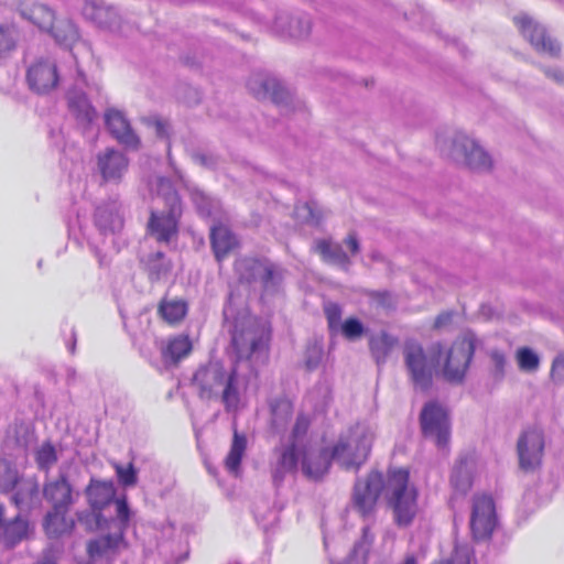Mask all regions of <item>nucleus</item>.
I'll use <instances>...</instances> for the list:
<instances>
[{
    "mask_svg": "<svg viewBox=\"0 0 564 564\" xmlns=\"http://www.w3.org/2000/svg\"><path fill=\"white\" fill-rule=\"evenodd\" d=\"M224 317L231 335L227 349L232 364L231 371L227 375L220 365L210 364L198 369L194 380L199 387L202 399L210 400L220 395L226 410L236 412L239 405V380L243 377L242 370L247 365V337L246 316L238 312L234 292L229 294L228 303L224 308Z\"/></svg>",
    "mask_w": 564,
    "mask_h": 564,
    "instance_id": "f257e3e1",
    "label": "nucleus"
},
{
    "mask_svg": "<svg viewBox=\"0 0 564 564\" xmlns=\"http://www.w3.org/2000/svg\"><path fill=\"white\" fill-rule=\"evenodd\" d=\"M406 469H393L388 474L387 482L379 471H371L365 479H357L354 486L350 508L365 520L372 517L378 498L384 489L389 507L392 509L398 527L406 528L416 517L417 490L409 484Z\"/></svg>",
    "mask_w": 564,
    "mask_h": 564,
    "instance_id": "f03ea898",
    "label": "nucleus"
},
{
    "mask_svg": "<svg viewBox=\"0 0 564 564\" xmlns=\"http://www.w3.org/2000/svg\"><path fill=\"white\" fill-rule=\"evenodd\" d=\"M300 459L303 474L314 480L323 478L334 460L328 447L313 449L311 447L297 448L295 445L285 446L272 471V479L276 487L288 475L296 473Z\"/></svg>",
    "mask_w": 564,
    "mask_h": 564,
    "instance_id": "7ed1b4c3",
    "label": "nucleus"
},
{
    "mask_svg": "<svg viewBox=\"0 0 564 564\" xmlns=\"http://www.w3.org/2000/svg\"><path fill=\"white\" fill-rule=\"evenodd\" d=\"M150 189L164 200V209H153L148 221V234L159 242L170 243L177 237L182 215L181 200L170 180L156 176Z\"/></svg>",
    "mask_w": 564,
    "mask_h": 564,
    "instance_id": "20e7f679",
    "label": "nucleus"
},
{
    "mask_svg": "<svg viewBox=\"0 0 564 564\" xmlns=\"http://www.w3.org/2000/svg\"><path fill=\"white\" fill-rule=\"evenodd\" d=\"M372 440L367 427L356 425L341 435L329 452L334 462L344 469H358L369 456Z\"/></svg>",
    "mask_w": 564,
    "mask_h": 564,
    "instance_id": "39448f33",
    "label": "nucleus"
},
{
    "mask_svg": "<svg viewBox=\"0 0 564 564\" xmlns=\"http://www.w3.org/2000/svg\"><path fill=\"white\" fill-rule=\"evenodd\" d=\"M404 362L409 376L416 389L426 391L432 387L435 364H441L443 347L440 343L431 347V359L423 347L416 341L409 340L403 349Z\"/></svg>",
    "mask_w": 564,
    "mask_h": 564,
    "instance_id": "423d86ee",
    "label": "nucleus"
},
{
    "mask_svg": "<svg viewBox=\"0 0 564 564\" xmlns=\"http://www.w3.org/2000/svg\"><path fill=\"white\" fill-rule=\"evenodd\" d=\"M249 90L259 100H271L284 115L301 108V101L276 77L267 72L252 70Z\"/></svg>",
    "mask_w": 564,
    "mask_h": 564,
    "instance_id": "0eeeda50",
    "label": "nucleus"
},
{
    "mask_svg": "<svg viewBox=\"0 0 564 564\" xmlns=\"http://www.w3.org/2000/svg\"><path fill=\"white\" fill-rule=\"evenodd\" d=\"M476 349V338L467 334L453 343L443 358L442 376L449 383H462Z\"/></svg>",
    "mask_w": 564,
    "mask_h": 564,
    "instance_id": "6e6552de",
    "label": "nucleus"
},
{
    "mask_svg": "<svg viewBox=\"0 0 564 564\" xmlns=\"http://www.w3.org/2000/svg\"><path fill=\"white\" fill-rule=\"evenodd\" d=\"M285 275L286 270L268 258L249 259V279L260 284L263 303L283 292Z\"/></svg>",
    "mask_w": 564,
    "mask_h": 564,
    "instance_id": "1a4fd4ad",
    "label": "nucleus"
},
{
    "mask_svg": "<svg viewBox=\"0 0 564 564\" xmlns=\"http://www.w3.org/2000/svg\"><path fill=\"white\" fill-rule=\"evenodd\" d=\"M422 434L440 448H446L451 438L449 416L444 406L435 401L427 402L420 414Z\"/></svg>",
    "mask_w": 564,
    "mask_h": 564,
    "instance_id": "9d476101",
    "label": "nucleus"
},
{
    "mask_svg": "<svg viewBox=\"0 0 564 564\" xmlns=\"http://www.w3.org/2000/svg\"><path fill=\"white\" fill-rule=\"evenodd\" d=\"M545 435L540 427L524 430L517 441L519 468L524 473H535L542 467Z\"/></svg>",
    "mask_w": 564,
    "mask_h": 564,
    "instance_id": "9b49d317",
    "label": "nucleus"
},
{
    "mask_svg": "<svg viewBox=\"0 0 564 564\" xmlns=\"http://www.w3.org/2000/svg\"><path fill=\"white\" fill-rule=\"evenodd\" d=\"M115 503L117 514L115 525L117 531L89 542L87 550L90 563L88 564H94L99 557H106L108 561V553L118 550L124 544L123 531L130 520V509L124 498L117 499Z\"/></svg>",
    "mask_w": 564,
    "mask_h": 564,
    "instance_id": "f8f14e48",
    "label": "nucleus"
},
{
    "mask_svg": "<svg viewBox=\"0 0 564 564\" xmlns=\"http://www.w3.org/2000/svg\"><path fill=\"white\" fill-rule=\"evenodd\" d=\"M448 155L458 163H464L470 170L487 172L492 166L491 156L475 140L457 133L452 140Z\"/></svg>",
    "mask_w": 564,
    "mask_h": 564,
    "instance_id": "ddd939ff",
    "label": "nucleus"
},
{
    "mask_svg": "<svg viewBox=\"0 0 564 564\" xmlns=\"http://www.w3.org/2000/svg\"><path fill=\"white\" fill-rule=\"evenodd\" d=\"M497 524L496 508L488 495H476L473 499L470 529L475 539L489 538Z\"/></svg>",
    "mask_w": 564,
    "mask_h": 564,
    "instance_id": "4468645a",
    "label": "nucleus"
},
{
    "mask_svg": "<svg viewBox=\"0 0 564 564\" xmlns=\"http://www.w3.org/2000/svg\"><path fill=\"white\" fill-rule=\"evenodd\" d=\"M514 23L518 25L522 35L539 52L549 54L551 57H557L561 52V45L552 39L545 28L535 22L527 14L514 17Z\"/></svg>",
    "mask_w": 564,
    "mask_h": 564,
    "instance_id": "2eb2a0df",
    "label": "nucleus"
},
{
    "mask_svg": "<svg viewBox=\"0 0 564 564\" xmlns=\"http://www.w3.org/2000/svg\"><path fill=\"white\" fill-rule=\"evenodd\" d=\"M477 473V460L473 454H463L455 462L449 482L454 490V496L449 503L454 506L456 496H466L471 489Z\"/></svg>",
    "mask_w": 564,
    "mask_h": 564,
    "instance_id": "dca6fc26",
    "label": "nucleus"
},
{
    "mask_svg": "<svg viewBox=\"0 0 564 564\" xmlns=\"http://www.w3.org/2000/svg\"><path fill=\"white\" fill-rule=\"evenodd\" d=\"M249 362L254 359L259 365H265L269 360V341L271 339V326L268 319L254 318L249 323Z\"/></svg>",
    "mask_w": 564,
    "mask_h": 564,
    "instance_id": "f3484780",
    "label": "nucleus"
},
{
    "mask_svg": "<svg viewBox=\"0 0 564 564\" xmlns=\"http://www.w3.org/2000/svg\"><path fill=\"white\" fill-rule=\"evenodd\" d=\"M97 170L106 183H119L128 171L129 160L119 150L108 148L97 154Z\"/></svg>",
    "mask_w": 564,
    "mask_h": 564,
    "instance_id": "a211bd4d",
    "label": "nucleus"
},
{
    "mask_svg": "<svg viewBox=\"0 0 564 564\" xmlns=\"http://www.w3.org/2000/svg\"><path fill=\"white\" fill-rule=\"evenodd\" d=\"M29 86L37 94H45L56 87L58 74L56 64L50 58H40L33 63L26 74Z\"/></svg>",
    "mask_w": 564,
    "mask_h": 564,
    "instance_id": "6ab92c4d",
    "label": "nucleus"
},
{
    "mask_svg": "<svg viewBox=\"0 0 564 564\" xmlns=\"http://www.w3.org/2000/svg\"><path fill=\"white\" fill-rule=\"evenodd\" d=\"M273 30L281 36L302 41L307 39L310 35L312 21L305 13L292 15L282 12L275 15Z\"/></svg>",
    "mask_w": 564,
    "mask_h": 564,
    "instance_id": "aec40b11",
    "label": "nucleus"
},
{
    "mask_svg": "<svg viewBox=\"0 0 564 564\" xmlns=\"http://www.w3.org/2000/svg\"><path fill=\"white\" fill-rule=\"evenodd\" d=\"M85 18L110 31H120V15L117 9L102 0H88L83 7Z\"/></svg>",
    "mask_w": 564,
    "mask_h": 564,
    "instance_id": "412c9836",
    "label": "nucleus"
},
{
    "mask_svg": "<svg viewBox=\"0 0 564 564\" xmlns=\"http://www.w3.org/2000/svg\"><path fill=\"white\" fill-rule=\"evenodd\" d=\"M105 122L109 132L119 143L129 149H138L140 140L120 110L108 109L105 112Z\"/></svg>",
    "mask_w": 564,
    "mask_h": 564,
    "instance_id": "4be33fe9",
    "label": "nucleus"
},
{
    "mask_svg": "<svg viewBox=\"0 0 564 564\" xmlns=\"http://www.w3.org/2000/svg\"><path fill=\"white\" fill-rule=\"evenodd\" d=\"M209 230L215 258L218 262H221L239 247V240L229 226L223 221L214 223Z\"/></svg>",
    "mask_w": 564,
    "mask_h": 564,
    "instance_id": "5701e85b",
    "label": "nucleus"
},
{
    "mask_svg": "<svg viewBox=\"0 0 564 564\" xmlns=\"http://www.w3.org/2000/svg\"><path fill=\"white\" fill-rule=\"evenodd\" d=\"M95 224L101 232H116L123 225L121 205L118 200L111 199L100 204L96 208Z\"/></svg>",
    "mask_w": 564,
    "mask_h": 564,
    "instance_id": "b1692460",
    "label": "nucleus"
},
{
    "mask_svg": "<svg viewBox=\"0 0 564 564\" xmlns=\"http://www.w3.org/2000/svg\"><path fill=\"white\" fill-rule=\"evenodd\" d=\"M234 437L230 449L224 460L225 469L234 477L242 475L241 460L247 448V437L243 433L238 432L237 423L232 422Z\"/></svg>",
    "mask_w": 564,
    "mask_h": 564,
    "instance_id": "393cba45",
    "label": "nucleus"
},
{
    "mask_svg": "<svg viewBox=\"0 0 564 564\" xmlns=\"http://www.w3.org/2000/svg\"><path fill=\"white\" fill-rule=\"evenodd\" d=\"M67 100L69 111L75 116L78 123L84 127L93 123L97 112L83 91L77 88L70 90L67 95Z\"/></svg>",
    "mask_w": 564,
    "mask_h": 564,
    "instance_id": "a878e982",
    "label": "nucleus"
},
{
    "mask_svg": "<svg viewBox=\"0 0 564 564\" xmlns=\"http://www.w3.org/2000/svg\"><path fill=\"white\" fill-rule=\"evenodd\" d=\"M12 496V502L21 510H28L40 501L39 485L32 478H20Z\"/></svg>",
    "mask_w": 564,
    "mask_h": 564,
    "instance_id": "bb28decb",
    "label": "nucleus"
},
{
    "mask_svg": "<svg viewBox=\"0 0 564 564\" xmlns=\"http://www.w3.org/2000/svg\"><path fill=\"white\" fill-rule=\"evenodd\" d=\"M43 494L52 502L53 508H67L72 505V488L62 475L58 479L45 485Z\"/></svg>",
    "mask_w": 564,
    "mask_h": 564,
    "instance_id": "cd10ccee",
    "label": "nucleus"
},
{
    "mask_svg": "<svg viewBox=\"0 0 564 564\" xmlns=\"http://www.w3.org/2000/svg\"><path fill=\"white\" fill-rule=\"evenodd\" d=\"M398 344V339L386 332L372 335L369 339V349L376 364L380 367L386 364L389 355Z\"/></svg>",
    "mask_w": 564,
    "mask_h": 564,
    "instance_id": "c85d7f7f",
    "label": "nucleus"
},
{
    "mask_svg": "<svg viewBox=\"0 0 564 564\" xmlns=\"http://www.w3.org/2000/svg\"><path fill=\"white\" fill-rule=\"evenodd\" d=\"M67 508H53L44 520V529L48 536L56 538L69 532L74 525L73 520L66 517Z\"/></svg>",
    "mask_w": 564,
    "mask_h": 564,
    "instance_id": "c756f323",
    "label": "nucleus"
},
{
    "mask_svg": "<svg viewBox=\"0 0 564 564\" xmlns=\"http://www.w3.org/2000/svg\"><path fill=\"white\" fill-rule=\"evenodd\" d=\"M315 250L322 256L323 260L328 263L348 269L350 260L339 243L329 240H318L315 243Z\"/></svg>",
    "mask_w": 564,
    "mask_h": 564,
    "instance_id": "7c9ffc66",
    "label": "nucleus"
},
{
    "mask_svg": "<svg viewBox=\"0 0 564 564\" xmlns=\"http://www.w3.org/2000/svg\"><path fill=\"white\" fill-rule=\"evenodd\" d=\"M86 494L91 508L100 510L112 500L115 488L112 482L91 480Z\"/></svg>",
    "mask_w": 564,
    "mask_h": 564,
    "instance_id": "2f4dec72",
    "label": "nucleus"
},
{
    "mask_svg": "<svg viewBox=\"0 0 564 564\" xmlns=\"http://www.w3.org/2000/svg\"><path fill=\"white\" fill-rule=\"evenodd\" d=\"M29 532L30 524L28 520L19 514L13 521L8 522L3 527L1 539L7 546L12 547L28 538Z\"/></svg>",
    "mask_w": 564,
    "mask_h": 564,
    "instance_id": "473e14b6",
    "label": "nucleus"
},
{
    "mask_svg": "<svg viewBox=\"0 0 564 564\" xmlns=\"http://www.w3.org/2000/svg\"><path fill=\"white\" fill-rule=\"evenodd\" d=\"M21 15L42 31L51 30L55 19L54 12L44 4H34L23 8Z\"/></svg>",
    "mask_w": 564,
    "mask_h": 564,
    "instance_id": "72a5a7b5",
    "label": "nucleus"
},
{
    "mask_svg": "<svg viewBox=\"0 0 564 564\" xmlns=\"http://www.w3.org/2000/svg\"><path fill=\"white\" fill-rule=\"evenodd\" d=\"M192 350V344L187 336H177L170 339L166 346L162 347V355L165 360L177 362L187 356Z\"/></svg>",
    "mask_w": 564,
    "mask_h": 564,
    "instance_id": "f704fd0d",
    "label": "nucleus"
},
{
    "mask_svg": "<svg viewBox=\"0 0 564 564\" xmlns=\"http://www.w3.org/2000/svg\"><path fill=\"white\" fill-rule=\"evenodd\" d=\"M47 32H50L61 45L70 46L78 40L77 28L70 20L57 21Z\"/></svg>",
    "mask_w": 564,
    "mask_h": 564,
    "instance_id": "c9c22d12",
    "label": "nucleus"
},
{
    "mask_svg": "<svg viewBox=\"0 0 564 564\" xmlns=\"http://www.w3.org/2000/svg\"><path fill=\"white\" fill-rule=\"evenodd\" d=\"M159 311L166 322L175 324L185 317L187 313V303L183 300L165 299L161 302Z\"/></svg>",
    "mask_w": 564,
    "mask_h": 564,
    "instance_id": "e433bc0d",
    "label": "nucleus"
},
{
    "mask_svg": "<svg viewBox=\"0 0 564 564\" xmlns=\"http://www.w3.org/2000/svg\"><path fill=\"white\" fill-rule=\"evenodd\" d=\"M20 41V32L14 23L0 22V56L13 52Z\"/></svg>",
    "mask_w": 564,
    "mask_h": 564,
    "instance_id": "4c0bfd02",
    "label": "nucleus"
},
{
    "mask_svg": "<svg viewBox=\"0 0 564 564\" xmlns=\"http://www.w3.org/2000/svg\"><path fill=\"white\" fill-rule=\"evenodd\" d=\"M147 268L150 279L152 281H160L169 275L172 264L163 252L158 251L148 257Z\"/></svg>",
    "mask_w": 564,
    "mask_h": 564,
    "instance_id": "58836bf2",
    "label": "nucleus"
},
{
    "mask_svg": "<svg viewBox=\"0 0 564 564\" xmlns=\"http://www.w3.org/2000/svg\"><path fill=\"white\" fill-rule=\"evenodd\" d=\"M270 406L272 426L276 431L284 429L292 415L290 402L284 399H278L271 402Z\"/></svg>",
    "mask_w": 564,
    "mask_h": 564,
    "instance_id": "ea45409f",
    "label": "nucleus"
},
{
    "mask_svg": "<svg viewBox=\"0 0 564 564\" xmlns=\"http://www.w3.org/2000/svg\"><path fill=\"white\" fill-rule=\"evenodd\" d=\"M20 478L17 467L11 462L0 458V492L13 490Z\"/></svg>",
    "mask_w": 564,
    "mask_h": 564,
    "instance_id": "a19ab883",
    "label": "nucleus"
},
{
    "mask_svg": "<svg viewBox=\"0 0 564 564\" xmlns=\"http://www.w3.org/2000/svg\"><path fill=\"white\" fill-rule=\"evenodd\" d=\"M516 357L520 370L524 372H535L540 367V357L530 347H520Z\"/></svg>",
    "mask_w": 564,
    "mask_h": 564,
    "instance_id": "79ce46f5",
    "label": "nucleus"
},
{
    "mask_svg": "<svg viewBox=\"0 0 564 564\" xmlns=\"http://www.w3.org/2000/svg\"><path fill=\"white\" fill-rule=\"evenodd\" d=\"M35 458L41 469L48 470L57 462L55 447L51 443L42 444L36 451Z\"/></svg>",
    "mask_w": 564,
    "mask_h": 564,
    "instance_id": "37998d69",
    "label": "nucleus"
},
{
    "mask_svg": "<svg viewBox=\"0 0 564 564\" xmlns=\"http://www.w3.org/2000/svg\"><path fill=\"white\" fill-rule=\"evenodd\" d=\"M191 198L193 203L195 204L198 213L202 216L209 217L213 215V210L217 206V202L210 198L209 196L205 195L199 189H193L191 192Z\"/></svg>",
    "mask_w": 564,
    "mask_h": 564,
    "instance_id": "c03bdc74",
    "label": "nucleus"
},
{
    "mask_svg": "<svg viewBox=\"0 0 564 564\" xmlns=\"http://www.w3.org/2000/svg\"><path fill=\"white\" fill-rule=\"evenodd\" d=\"M324 313L327 319L330 334L335 335L339 333V326L341 324L343 315L341 306L337 303L328 302L324 305Z\"/></svg>",
    "mask_w": 564,
    "mask_h": 564,
    "instance_id": "a18cd8bd",
    "label": "nucleus"
},
{
    "mask_svg": "<svg viewBox=\"0 0 564 564\" xmlns=\"http://www.w3.org/2000/svg\"><path fill=\"white\" fill-rule=\"evenodd\" d=\"M113 467L116 470V475L118 477V481L123 487H133L138 482V473L132 463L123 466L118 463H113Z\"/></svg>",
    "mask_w": 564,
    "mask_h": 564,
    "instance_id": "49530a36",
    "label": "nucleus"
},
{
    "mask_svg": "<svg viewBox=\"0 0 564 564\" xmlns=\"http://www.w3.org/2000/svg\"><path fill=\"white\" fill-rule=\"evenodd\" d=\"M366 328L364 324L356 317H349L339 326V332L348 340H356L360 338Z\"/></svg>",
    "mask_w": 564,
    "mask_h": 564,
    "instance_id": "de8ad7c7",
    "label": "nucleus"
},
{
    "mask_svg": "<svg viewBox=\"0 0 564 564\" xmlns=\"http://www.w3.org/2000/svg\"><path fill=\"white\" fill-rule=\"evenodd\" d=\"M369 525H365L362 528V538L355 544L346 564H351V562L355 561L358 556H361L362 561L366 558L369 546L373 539L372 535L369 534Z\"/></svg>",
    "mask_w": 564,
    "mask_h": 564,
    "instance_id": "09e8293b",
    "label": "nucleus"
},
{
    "mask_svg": "<svg viewBox=\"0 0 564 564\" xmlns=\"http://www.w3.org/2000/svg\"><path fill=\"white\" fill-rule=\"evenodd\" d=\"M323 346L318 343L308 344L305 350V367L307 370H315L323 358Z\"/></svg>",
    "mask_w": 564,
    "mask_h": 564,
    "instance_id": "8fccbe9b",
    "label": "nucleus"
},
{
    "mask_svg": "<svg viewBox=\"0 0 564 564\" xmlns=\"http://www.w3.org/2000/svg\"><path fill=\"white\" fill-rule=\"evenodd\" d=\"M296 216L305 223L318 224L319 215L316 212V204L314 202H306L295 207Z\"/></svg>",
    "mask_w": 564,
    "mask_h": 564,
    "instance_id": "3c124183",
    "label": "nucleus"
},
{
    "mask_svg": "<svg viewBox=\"0 0 564 564\" xmlns=\"http://www.w3.org/2000/svg\"><path fill=\"white\" fill-rule=\"evenodd\" d=\"M491 362L494 365V377L496 380H502L506 372L507 359L506 356L499 350L490 352Z\"/></svg>",
    "mask_w": 564,
    "mask_h": 564,
    "instance_id": "603ef678",
    "label": "nucleus"
},
{
    "mask_svg": "<svg viewBox=\"0 0 564 564\" xmlns=\"http://www.w3.org/2000/svg\"><path fill=\"white\" fill-rule=\"evenodd\" d=\"M551 380L556 383L561 384L564 381V352L556 356L552 361L551 367Z\"/></svg>",
    "mask_w": 564,
    "mask_h": 564,
    "instance_id": "864d4df0",
    "label": "nucleus"
},
{
    "mask_svg": "<svg viewBox=\"0 0 564 564\" xmlns=\"http://www.w3.org/2000/svg\"><path fill=\"white\" fill-rule=\"evenodd\" d=\"M307 427H308V422L304 417H297L296 423L293 429V433H292L293 442L291 445H295L297 448H300L297 441L300 437H302L306 433Z\"/></svg>",
    "mask_w": 564,
    "mask_h": 564,
    "instance_id": "5fc2aeb1",
    "label": "nucleus"
},
{
    "mask_svg": "<svg viewBox=\"0 0 564 564\" xmlns=\"http://www.w3.org/2000/svg\"><path fill=\"white\" fill-rule=\"evenodd\" d=\"M34 564H57V556L51 549L45 550Z\"/></svg>",
    "mask_w": 564,
    "mask_h": 564,
    "instance_id": "6e6d98bb",
    "label": "nucleus"
},
{
    "mask_svg": "<svg viewBox=\"0 0 564 564\" xmlns=\"http://www.w3.org/2000/svg\"><path fill=\"white\" fill-rule=\"evenodd\" d=\"M344 243L350 250L351 254H357L360 250L359 241L355 232H350L344 240Z\"/></svg>",
    "mask_w": 564,
    "mask_h": 564,
    "instance_id": "4d7b16f0",
    "label": "nucleus"
},
{
    "mask_svg": "<svg viewBox=\"0 0 564 564\" xmlns=\"http://www.w3.org/2000/svg\"><path fill=\"white\" fill-rule=\"evenodd\" d=\"M544 74L558 84L564 83V72L561 69L544 68Z\"/></svg>",
    "mask_w": 564,
    "mask_h": 564,
    "instance_id": "13d9d810",
    "label": "nucleus"
},
{
    "mask_svg": "<svg viewBox=\"0 0 564 564\" xmlns=\"http://www.w3.org/2000/svg\"><path fill=\"white\" fill-rule=\"evenodd\" d=\"M452 317H453L452 313H448V312L440 314L435 318L434 327L435 328H441V327L449 324L452 322Z\"/></svg>",
    "mask_w": 564,
    "mask_h": 564,
    "instance_id": "bf43d9fd",
    "label": "nucleus"
},
{
    "mask_svg": "<svg viewBox=\"0 0 564 564\" xmlns=\"http://www.w3.org/2000/svg\"><path fill=\"white\" fill-rule=\"evenodd\" d=\"M449 564H469V560L466 553L456 552Z\"/></svg>",
    "mask_w": 564,
    "mask_h": 564,
    "instance_id": "052dcab7",
    "label": "nucleus"
},
{
    "mask_svg": "<svg viewBox=\"0 0 564 564\" xmlns=\"http://www.w3.org/2000/svg\"><path fill=\"white\" fill-rule=\"evenodd\" d=\"M243 269H245V261L243 260H238L236 261L235 263V271L239 274V280L242 282L243 279H245V272H243Z\"/></svg>",
    "mask_w": 564,
    "mask_h": 564,
    "instance_id": "680f3d73",
    "label": "nucleus"
},
{
    "mask_svg": "<svg viewBox=\"0 0 564 564\" xmlns=\"http://www.w3.org/2000/svg\"><path fill=\"white\" fill-rule=\"evenodd\" d=\"M195 162H197L200 165H209L212 163V160L205 155V154H197L194 156Z\"/></svg>",
    "mask_w": 564,
    "mask_h": 564,
    "instance_id": "e2e57ef3",
    "label": "nucleus"
},
{
    "mask_svg": "<svg viewBox=\"0 0 564 564\" xmlns=\"http://www.w3.org/2000/svg\"><path fill=\"white\" fill-rule=\"evenodd\" d=\"M156 133L161 137L165 134V124L162 121H156Z\"/></svg>",
    "mask_w": 564,
    "mask_h": 564,
    "instance_id": "0e129e2a",
    "label": "nucleus"
},
{
    "mask_svg": "<svg viewBox=\"0 0 564 564\" xmlns=\"http://www.w3.org/2000/svg\"><path fill=\"white\" fill-rule=\"evenodd\" d=\"M254 224V226H259L261 223V217L259 215H252L251 219H249V225Z\"/></svg>",
    "mask_w": 564,
    "mask_h": 564,
    "instance_id": "69168bd1",
    "label": "nucleus"
},
{
    "mask_svg": "<svg viewBox=\"0 0 564 564\" xmlns=\"http://www.w3.org/2000/svg\"><path fill=\"white\" fill-rule=\"evenodd\" d=\"M403 564H417L414 556H408Z\"/></svg>",
    "mask_w": 564,
    "mask_h": 564,
    "instance_id": "338daca9",
    "label": "nucleus"
},
{
    "mask_svg": "<svg viewBox=\"0 0 564 564\" xmlns=\"http://www.w3.org/2000/svg\"><path fill=\"white\" fill-rule=\"evenodd\" d=\"M77 74H78L77 85L85 84L84 74L80 70H77Z\"/></svg>",
    "mask_w": 564,
    "mask_h": 564,
    "instance_id": "774afa93",
    "label": "nucleus"
}]
</instances>
